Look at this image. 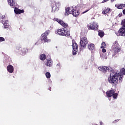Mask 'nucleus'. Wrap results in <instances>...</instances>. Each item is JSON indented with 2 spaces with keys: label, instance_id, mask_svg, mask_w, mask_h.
I'll list each match as a JSON object with an SVG mask.
<instances>
[{
  "label": "nucleus",
  "instance_id": "nucleus-1",
  "mask_svg": "<svg viewBox=\"0 0 125 125\" xmlns=\"http://www.w3.org/2000/svg\"><path fill=\"white\" fill-rule=\"evenodd\" d=\"M118 79L119 80V83H122L123 82V75L117 72H111L108 78V83L112 85H117L118 84Z\"/></svg>",
  "mask_w": 125,
  "mask_h": 125
},
{
  "label": "nucleus",
  "instance_id": "nucleus-2",
  "mask_svg": "<svg viewBox=\"0 0 125 125\" xmlns=\"http://www.w3.org/2000/svg\"><path fill=\"white\" fill-rule=\"evenodd\" d=\"M54 20L58 22V23L60 24L62 27H64V28L60 29L57 30L58 35L60 36H64L65 37L70 36V31L65 29L68 27V24L65 23L63 21L57 18H55Z\"/></svg>",
  "mask_w": 125,
  "mask_h": 125
},
{
  "label": "nucleus",
  "instance_id": "nucleus-3",
  "mask_svg": "<svg viewBox=\"0 0 125 125\" xmlns=\"http://www.w3.org/2000/svg\"><path fill=\"white\" fill-rule=\"evenodd\" d=\"M8 3L11 7L14 8V12L16 14H21L24 13V10L18 9V5L15 0H8Z\"/></svg>",
  "mask_w": 125,
  "mask_h": 125
},
{
  "label": "nucleus",
  "instance_id": "nucleus-4",
  "mask_svg": "<svg viewBox=\"0 0 125 125\" xmlns=\"http://www.w3.org/2000/svg\"><path fill=\"white\" fill-rule=\"evenodd\" d=\"M116 92V90L115 89H111L109 90V91H107L106 92V96L107 97H113L114 99H116L117 97H118V93H115Z\"/></svg>",
  "mask_w": 125,
  "mask_h": 125
},
{
  "label": "nucleus",
  "instance_id": "nucleus-5",
  "mask_svg": "<svg viewBox=\"0 0 125 125\" xmlns=\"http://www.w3.org/2000/svg\"><path fill=\"white\" fill-rule=\"evenodd\" d=\"M16 51L21 55H25L28 52V49L27 48L17 47Z\"/></svg>",
  "mask_w": 125,
  "mask_h": 125
},
{
  "label": "nucleus",
  "instance_id": "nucleus-6",
  "mask_svg": "<svg viewBox=\"0 0 125 125\" xmlns=\"http://www.w3.org/2000/svg\"><path fill=\"white\" fill-rule=\"evenodd\" d=\"M98 69L103 73H106V72H111L112 71V67L110 66H101L98 67Z\"/></svg>",
  "mask_w": 125,
  "mask_h": 125
},
{
  "label": "nucleus",
  "instance_id": "nucleus-7",
  "mask_svg": "<svg viewBox=\"0 0 125 125\" xmlns=\"http://www.w3.org/2000/svg\"><path fill=\"white\" fill-rule=\"evenodd\" d=\"M122 27L120 29L119 35L123 37L125 36V19L122 21Z\"/></svg>",
  "mask_w": 125,
  "mask_h": 125
},
{
  "label": "nucleus",
  "instance_id": "nucleus-8",
  "mask_svg": "<svg viewBox=\"0 0 125 125\" xmlns=\"http://www.w3.org/2000/svg\"><path fill=\"white\" fill-rule=\"evenodd\" d=\"M77 9H78L77 6H73L72 7H71V12H70V14H72L75 17H77V16L80 15V11H78Z\"/></svg>",
  "mask_w": 125,
  "mask_h": 125
},
{
  "label": "nucleus",
  "instance_id": "nucleus-9",
  "mask_svg": "<svg viewBox=\"0 0 125 125\" xmlns=\"http://www.w3.org/2000/svg\"><path fill=\"white\" fill-rule=\"evenodd\" d=\"M89 30H98V24L95 22H92L87 25Z\"/></svg>",
  "mask_w": 125,
  "mask_h": 125
},
{
  "label": "nucleus",
  "instance_id": "nucleus-10",
  "mask_svg": "<svg viewBox=\"0 0 125 125\" xmlns=\"http://www.w3.org/2000/svg\"><path fill=\"white\" fill-rule=\"evenodd\" d=\"M49 30H46L44 33L42 34V40H43L44 41V42H49V40L47 39V36H48V34L50 33Z\"/></svg>",
  "mask_w": 125,
  "mask_h": 125
},
{
  "label": "nucleus",
  "instance_id": "nucleus-11",
  "mask_svg": "<svg viewBox=\"0 0 125 125\" xmlns=\"http://www.w3.org/2000/svg\"><path fill=\"white\" fill-rule=\"evenodd\" d=\"M87 39L86 37H83L80 39V45L81 47H85L87 44Z\"/></svg>",
  "mask_w": 125,
  "mask_h": 125
},
{
  "label": "nucleus",
  "instance_id": "nucleus-12",
  "mask_svg": "<svg viewBox=\"0 0 125 125\" xmlns=\"http://www.w3.org/2000/svg\"><path fill=\"white\" fill-rule=\"evenodd\" d=\"M61 4L60 2L58 1H54L53 7L52 8L53 11L55 12L57 11V10H59Z\"/></svg>",
  "mask_w": 125,
  "mask_h": 125
},
{
  "label": "nucleus",
  "instance_id": "nucleus-13",
  "mask_svg": "<svg viewBox=\"0 0 125 125\" xmlns=\"http://www.w3.org/2000/svg\"><path fill=\"white\" fill-rule=\"evenodd\" d=\"M72 48H73V51L72 54L73 55H76L78 53V44L76 42H74V41H72Z\"/></svg>",
  "mask_w": 125,
  "mask_h": 125
},
{
  "label": "nucleus",
  "instance_id": "nucleus-14",
  "mask_svg": "<svg viewBox=\"0 0 125 125\" xmlns=\"http://www.w3.org/2000/svg\"><path fill=\"white\" fill-rule=\"evenodd\" d=\"M7 71L9 73H13L14 72V67L11 64H9L7 66Z\"/></svg>",
  "mask_w": 125,
  "mask_h": 125
},
{
  "label": "nucleus",
  "instance_id": "nucleus-15",
  "mask_svg": "<svg viewBox=\"0 0 125 125\" xmlns=\"http://www.w3.org/2000/svg\"><path fill=\"white\" fill-rule=\"evenodd\" d=\"M120 48L119 47H114L112 48V51L114 53V54H113V56H115V54H117L118 52H120Z\"/></svg>",
  "mask_w": 125,
  "mask_h": 125
},
{
  "label": "nucleus",
  "instance_id": "nucleus-16",
  "mask_svg": "<svg viewBox=\"0 0 125 125\" xmlns=\"http://www.w3.org/2000/svg\"><path fill=\"white\" fill-rule=\"evenodd\" d=\"M52 63L53 62L51 59H48L46 60L45 65H46V66H47L48 67H51V66H52Z\"/></svg>",
  "mask_w": 125,
  "mask_h": 125
},
{
  "label": "nucleus",
  "instance_id": "nucleus-17",
  "mask_svg": "<svg viewBox=\"0 0 125 125\" xmlns=\"http://www.w3.org/2000/svg\"><path fill=\"white\" fill-rule=\"evenodd\" d=\"M2 24L4 25V28L5 29H7L9 27L8 21H2Z\"/></svg>",
  "mask_w": 125,
  "mask_h": 125
},
{
  "label": "nucleus",
  "instance_id": "nucleus-18",
  "mask_svg": "<svg viewBox=\"0 0 125 125\" xmlns=\"http://www.w3.org/2000/svg\"><path fill=\"white\" fill-rule=\"evenodd\" d=\"M71 9H72V8H70V7H67L66 9H65V15L68 16L69 14H71L70 12H71Z\"/></svg>",
  "mask_w": 125,
  "mask_h": 125
},
{
  "label": "nucleus",
  "instance_id": "nucleus-19",
  "mask_svg": "<svg viewBox=\"0 0 125 125\" xmlns=\"http://www.w3.org/2000/svg\"><path fill=\"white\" fill-rule=\"evenodd\" d=\"M125 7V4H118L115 5V7L118 8V9H123Z\"/></svg>",
  "mask_w": 125,
  "mask_h": 125
},
{
  "label": "nucleus",
  "instance_id": "nucleus-20",
  "mask_svg": "<svg viewBox=\"0 0 125 125\" xmlns=\"http://www.w3.org/2000/svg\"><path fill=\"white\" fill-rule=\"evenodd\" d=\"M88 48L90 50H93L94 48H95V46H94V44H88Z\"/></svg>",
  "mask_w": 125,
  "mask_h": 125
},
{
  "label": "nucleus",
  "instance_id": "nucleus-21",
  "mask_svg": "<svg viewBox=\"0 0 125 125\" xmlns=\"http://www.w3.org/2000/svg\"><path fill=\"white\" fill-rule=\"evenodd\" d=\"M40 59L42 61H43V60H45V59H46V55L44 54H42L41 55V56L40 57Z\"/></svg>",
  "mask_w": 125,
  "mask_h": 125
},
{
  "label": "nucleus",
  "instance_id": "nucleus-22",
  "mask_svg": "<svg viewBox=\"0 0 125 125\" xmlns=\"http://www.w3.org/2000/svg\"><path fill=\"white\" fill-rule=\"evenodd\" d=\"M119 47V43H118V42H115L114 43H113V44L112 48H114V47Z\"/></svg>",
  "mask_w": 125,
  "mask_h": 125
},
{
  "label": "nucleus",
  "instance_id": "nucleus-23",
  "mask_svg": "<svg viewBox=\"0 0 125 125\" xmlns=\"http://www.w3.org/2000/svg\"><path fill=\"white\" fill-rule=\"evenodd\" d=\"M109 11H110V9L106 8L103 11L102 13L103 14H107V13H109Z\"/></svg>",
  "mask_w": 125,
  "mask_h": 125
},
{
  "label": "nucleus",
  "instance_id": "nucleus-24",
  "mask_svg": "<svg viewBox=\"0 0 125 125\" xmlns=\"http://www.w3.org/2000/svg\"><path fill=\"white\" fill-rule=\"evenodd\" d=\"M98 35L101 38H103V37H104V32L100 31L99 32Z\"/></svg>",
  "mask_w": 125,
  "mask_h": 125
},
{
  "label": "nucleus",
  "instance_id": "nucleus-25",
  "mask_svg": "<svg viewBox=\"0 0 125 125\" xmlns=\"http://www.w3.org/2000/svg\"><path fill=\"white\" fill-rule=\"evenodd\" d=\"M45 76L47 79H50V77H51V75H50V73L49 72H46L45 73Z\"/></svg>",
  "mask_w": 125,
  "mask_h": 125
},
{
  "label": "nucleus",
  "instance_id": "nucleus-26",
  "mask_svg": "<svg viewBox=\"0 0 125 125\" xmlns=\"http://www.w3.org/2000/svg\"><path fill=\"white\" fill-rule=\"evenodd\" d=\"M105 46H106V43H105V42H103L102 43V46H101V48H104V47H105Z\"/></svg>",
  "mask_w": 125,
  "mask_h": 125
},
{
  "label": "nucleus",
  "instance_id": "nucleus-27",
  "mask_svg": "<svg viewBox=\"0 0 125 125\" xmlns=\"http://www.w3.org/2000/svg\"><path fill=\"white\" fill-rule=\"evenodd\" d=\"M121 72L122 74V75H125V68H122L121 70Z\"/></svg>",
  "mask_w": 125,
  "mask_h": 125
},
{
  "label": "nucleus",
  "instance_id": "nucleus-28",
  "mask_svg": "<svg viewBox=\"0 0 125 125\" xmlns=\"http://www.w3.org/2000/svg\"><path fill=\"white\" fill-rule=\"evenodd\" d=\"M5 41V39L3 37H0V42H4Z\"/></svg>",
  "mask_w": 125,
  "mask_h": 125
},
{
  "label": "nucleus",
  "instance_id": "nucleus-29",
  "mask_svg": "<svg viewBox=\"0 0 125 125\" xmlns=\"http://www.w3.org/2000/svg\"><path fill=\"white\" fill-rule=\"evenodd\" d=\"M60 66H61V64H60V62H59L57 65H56V67L57 68V69H59L60 68Z\"/></svg>",
  "mask_w": 125,
  "mask_h": 125
},
{
  "label": "nucleus",
  "instance_id": "nucleus-30",
  "mask_svg": "<svg viewBox=\"0 0 125 125\" xmlns=\"http://www.w3.org/2000/svg\"><path fill=\"white\" fill-rule=\"evenodd\" d=\"M89 9L86 10L82 13V14H84V13H86L88 11H89Z\"/></svg>",
  "mask_w": 125,
  "mask_h": 125
},
{
  "label": "nucleus",
  "instance_id": "nucleus-31",
  "mask_svg": "<svg viewBox=\"0 0 125 125\" xmlns=\"http://www.w3.org/2000/svg\"><path fill=\"white\" fill-rule=\"evenodd\" d=\"M102 51L104 53H105V52H106V49L103 48Z\"/></svg>",
  "mask_w": 125,
  "mask_h": 125
},
{
  "label": "nucleus",
  "instance_id": "nucleus-32",
  "mask_svg": "<svg viewBox=\"0 0 125 125\" xmlns=\"http://www.w3.org/2000/svg\"><path fill=\"white\" fill-rule=\"evenodd\" d=\"M104 58H105V59H107V57H102V60H104Z\"/></svg>",
  "mask_w": 125,
  "mask_h": 125
},
{
  "label": "nucleus",
  "instance_id": "nucleus-33",
  "mask_svg": "<svg viewBox=\"0 0 125 125\" xmlns=\"http://www.w3.org/2000/svg\"><path fill=\"white\" fill-rule=\"evenodd\" d=\"M123 14L125 15V9L123 10Z\"/></svg>",
  "mask_w": 125,
  "mask_h": 125
},
{
  "label": "nucleus",
  "instance_id": "nucleus-34",
  "mask_svg": "<svg viewBox=\"0 0 125 125\" xmlns=\"http://www.w3.org/2000/svg\"><path fill=\"white\" fill-rule=\"evenodd\" d=\"M100 124L101 125H102L103 124V123H102V122H100Z\"/></svg>",
  "mask_w": 125,
  "mask_h": 125
},
{
  "label": "nucleus",
  "instance_id": "nucleus-35",
  "mask_svg": "<svg viewBox=\"0 0 125 125\" xmlns=\"http://www.w3.org/2000/svg\"><path fill=\"white\" fill-rule=\"evenodd\" d=\"M114 0H111V2H113V1H114Z\"/></svg>",
  "mask_w": 125,
  "mask_h": 125
},
{
  "label": "nucleus",
  "instance_id": "nucleus-36",
  "mask_svg": "<svg viewBox=\"0 0 125 125\" xmlns=\"http://www.w3.org/2000/svg\"><path fill=\"white\" fill-rule=\"evenodd\" d=\"M49 90H51V87L49 88Z\"/></svg>",
  "mask_w": 125,
  "mask_h": 125
},
{
  "label": "nucleus",
  "instance_id": "nucleus-37",
  "mask_svg": "<svg viewBox=\"0 0 125 125\" xmlns=\"http://www.w3.org/2000/svg\"><path fill=\"white\" fill-rule=\"evenodd\" d=\"M35 44V45H36L37 44V45H38V42H36Z\"/></svg>",
  "mask_w": 125,
  "mask_h": 125
},
{
  "label": "nucleus",
  "instance_id": "nucleus-38",
  "mask_svg": "<svg viewBox=\"0 0 125 125\" xmlns=\"http://www.w3.org/2000/svg\"><path fill=\"white\" fill-rule=\"evenodd\" d=\"M108 100H109V101H110V100H111V98H108Z\"/></svg>",
  "mask_w": 125,
  "mask_h": 125
}]
</instances>
